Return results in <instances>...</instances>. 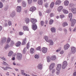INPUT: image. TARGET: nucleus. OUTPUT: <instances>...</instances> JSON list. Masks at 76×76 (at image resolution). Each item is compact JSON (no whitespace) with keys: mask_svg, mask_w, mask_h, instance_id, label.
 Segmentation results:
<instances>
[{"mask_svg":"<svg viewBox=\"0 0 76 76\" xmlns=\"http://www.w3.org/2000/svg\"><path fill=\"white\" fill-rule=\"evenodd\" d=\"M63 6H59L57 9V10L58 12H60L61 11V10L63 9Z\"/></svg>","mask_w":76,"mask_h":76,"instance_id":"obj_14","label":"nucleus"},{"mask_svg":"<svg viewBox=\"0 0 76 76\" xmlns=\"http://www.w3.org/2000/svg\"><path fill=\"white\" fill-rule=\"evenodd\" d=\"M55 4V3L54 2H52V3L50 4V8H52L53 7H54Z\"/></svg>","mask_w":76,"mask_h":76,"instance_id":"obj_19","label":"nucleus"},{"mask_svg":"<svg viewBox=\"0 0 76 76\" xmlns=\"http://www.w3.org/2000/svg\"><path fill=\"white\" fill-rule=\"evenodd\" d=\"M23 34V33L22 32H19V35H20V36H22V35Z\"/></svg>","mask_w":76,"mask_h":76,"instance_id":"obj_46","label":"nucleus"},{"mask_svg":"<svg viewBox=\"0 0 76 76\" xmlns=\"http://www.w3.org/2000/svg\"><path fill=\"white\" fill-rule=\"evenodd\" d=\"M22 57V55L21 53H18V56H17V58L19 59H20Z\"/></svg>","mask_w":76,"mask_h":76,"instance_id":"obj_13","label":"nucleus"},{"mask_svg":"<svg viewBox=\"0 0 76 76\" xmlns=\"http://www.w3.org/2000/svg\"><path fill=\"white\" fill-rule=\"evenodd\" d=\"M26 44V42L23 41L22 44V45H24Z\"/></svg>","mask_w":76,"mask_h":76,"instance_id":"obj_47","label":"nucleus"},{"mask_svg":"<svg viewBox=\"0 0 76 76\" xmlns=\"http://www.w3.org/2000/svg\"><path fill=\"white\" fill-rule=\"evenodd\" d=\"M61 1L60 0H57L56 1L55 3V4L56 5H59L60 4H61Z\"/></svg>","mask_w":76,"mask_h":76,"instance_id":"obj_17","label":"nucleus"},{"mask_svg":"<svg viewBox=\"0 0 76 76\" xmlns=\"http://www.w3.org/2000/svg\"><path fill=\"white\" fill-rule=\"evenodd\" d=\"M54 68L53 67V66H51V65H50V66H49V69L50 70H52V69L53 68Z\"/></svg>","mask_w":76,"mask_h":76,"instance_id":"obj_45","label":"nucleus"},{"mask_svg":"<svg viewBox=\"0 0 76 76\" xmlns=\"http://www.w3.org/2000/svg\"><path fill=\"white\" fill-rule=\"evenodd\" d=\"M37 28V26L36 25V24H33V30L35 31L36 30Z\"/></svg>","mask_w":76,"mask_h":76,"instance_id":"obj_15","label":"nucleus"},{"mask_svg":"<svg viewBox=\"0 0 76 76\" xmlns=\"http://www.w3.org/2000/svg\"><path fill=\"white\" fill-rule=\"evenodd\" d=\"M8 25H9V26H11L12 25V23H11V22L10 21L8 22Z\"/></svg>","mask_w":76,"mask_h":76,"instance_id":"obj_49","label":"nucleus"},{"mask_svg":"<svg viewBox=\"0 0 76 76\" xmlns=\"http://www.w3.org/2000/svg\"><path fill=\"white\" fill-rule=\"evenodd\" d=\"M49 5V3H46L45 4V6L46 8H48Z\"/></svg>","mask_w":76,"mask_h":76,"instance_id":"obj_34","label":"nucleus"},{"mask_svg":"<svg viewBox=\"0 0 76 76\" xmlns=\"http://www.w3.org/2000/svg\"><path fill=\"white\" fill-rule=\"evenodd\" d=\"M25 22L27 24L29 23V21H30V19H29L28 18H26L25 19Z\"/></svg>","mask_w":76,"mask_h":76,"instance_id":"obj_26","label":"nucleus"},{"mask_svg":"<svg viewBox=\"0 0 76 76\" xmlns=\"http://www.w3.org/2000/svg\"><path fill=\"white\" fill-rule=\"evenodd\" d=\"M26 38H25V39H23V41L26 42Z\"/></svg>","mask_w":76,"mask_h":76,"instance_id":"obj_54","label":"nucleus"},{"mask_svg":"<svg viewBox=\"0 0 76 76\" xmlns=\"http://www.w3.org/2000/svg\"><path fill=\"white\" fill-rule=\"evenodd\" d=\"M26 47L28 49L29 47L28 42L27 43L26 45Z\"/></svg>","mask_w":76,"mask_h":76,"instance_id":"obj_48","label":"nucleus"},{"mask_svg":"<svg viewBox=\"0 0 76 76\" xmlns=\"http://www.w3.org/2000/svg\"><path fill=\"white\" fill-rule=\"evenodd\" d=\"M1 40L2 42H5L6 41V37H4Z\"/></svg>","mask_w":76,"mask_h":76,"instance_id":"obj_30","label":"nucleus"},{"mask_svg":"<svg viewBox=\"0 0 76 76\" xmlns=\"http://www.w3.org/2000/svg\"><path fill=\"white\" fill-rule=\"evenodd\" d=\"M35 58L38 59L39 58V56L38 55H36L35 56Z\"/></svg>","mask_w":76,"mask_h":76,"instance_id":"obj_42","label":"nucleus"},{"mask_svg":"<svg viewBox=\"0 0 76 76\" xmlns=\"http://www.w3.org/2000/svg\"><path fill=\"white\" fill-rule=\"evenodd\" d=\"M60 17L61 18V19H63V18H64L65 16L63 15H60Z\"/></svg>","mask_w":76,"mask_h":76,"instance_id":"obj_41","label":"nucleus"},{"mask_svg":"<svg viewBox=\"0 0 76 76\" xmlns=\"http://www.w3.org/2000/svg\"><path fill=\"white\" fill-rule=\"evenodd\" d=\"M31 21L33 24H35L37 22L36 19L33 18H31Z\"/></svg>","mask_w":76,"mask_h":76,"instance_id":"obj_6","label":"nucleus"},{"mask_svg":"<svg viewBox=\"0 0 76 76\" xmlns=\"http://www.w3.org/2000/svg\"><path fill=\"white\" fill-rule=\"evenodd\" d=\"M71 11L74 14L76 13V8H72L71 9Z\"/></svg>","mask_w":76,"mask_h":76,"instance_id":"obj_11","label":"nucleus"},{"mask_svg":"<svg viewBox=\"0 0 76 76\" xmlns=\"http://www.w3.org/2000/svg\"><path fill=\"white\" fill-rule=\"evenodd\" d=\"M6 69H10L11 68L9 66H6Z\"/></svg>","mask_w":76,"mask_h":76,"instance_id":"obj_58","label":"nucleus"},{"mask_svg":"<svg viewBox=\"0 0 76 76\" xmlns=\"http://www.w3.org/2000/svg\"><path fill=\"white\" fill-rule=\"evenodd\" d=\"M51 31L53 33L55 32L56 29L54 28H51Z\"/></svg>","mask_w":76,"mask_h":76,"instance_id":"obj_29","label":"nucleus"},{"mask_svg":"<svg viewBox=\"0 0 76 76\" xmlns=\"http://www.w3.org/2000/svg\"><path fill=\"white\" fill-rule=\"evenodd\" d=\"M61 68H60L57 67L56 68V70L57 71V72H56V74L57 75H59L60 73V70H61Z\"/></svg>","mask_w":76,"mask_h":76,"instance_id":"obj_8","label":"nucleus"},{"mask_svg":"<svg viewBox=\"0 0 76 76\" xmlns=\"http://www.w3.org/2000/svg\"><path fill=\"white\" fill-rule=\"evenodd\" d=\"M44 39H45L46 42L50 43V45H53V41L49 39H48V36H45V37H44Z\"/></svg>","mask_w":76,"mask_h":76,"instance_id":"obj_2","label":"nucleus"},{"mask_svg":"<svg viewBox=\"0 0 76 76\" xmlns=\"http://www.w3.org/2000/svg\"><path fill=\"white\" fill-rule=\"evenodd\" d=\"M28 3L29 4H30L32 2V0H28Z\"/></svg>","mask_w":76,"mask_h":76,"instance_id":"obj_44","label":"nucleus"},{"mask_svg":"<svg viewBox=\"0 0 76 76\" xmlns=\"http://www.w3.org/2000/svg\"><path fill=\"white\" fill-rule=\"evenodd\" d=\"M68 24L66 22H64L62 24V26L64 27H65L66 26H68Z\"/></svg>","mask_w":76,"mask_h":76,"instance_id":"obj_21","label":"nucleus"},{"mask_svg":"<svg viewBox=\"0 0 76 76\" xmlns=\"http://www.w3.org/2000/svg\"><path fill=\"white\" fill-rule=\"evenodd\" d=\"M36 8L35 7H31L30 9V10L31 12H33L35 10Z\"/></svg>","mask_w":76,"mask_h":76,"instance_id":"obj_12","label":"nucleus"},{"mask_svg":"<svg viewBox=\"0 0 76 76\" xmlns=\"http://www.w3.org/2000/svg\"><path fill=\"white\" fill-rule=\"evenodd\" d=\"M64 31L65 33L67 32V30L66 29H64Z\"/></svg>","mask_w":76,"mask_h":76,"instance_id":"obj_57","label":"nucleus"},{"mask_svg":"<svg viewBox=\"0 0 76 76\" xmlns=\"http://www.w3.org/2000/svg\"><path fill=\"white\" fill-rule=\"evenodd\" d=\"M64 52L63 51H61L60 52V54H63L64 53Z\"/></svg>","mask_w":76,"mask_h":76,"instance_id":"obj_55","label":"nucleus"},{"mask_svg":"<svg viewBox=\"0 0 76 76\" xmlns=\"http://www.w3.org/2000/svg\"><path fill=\"white\" fill-rule=\"evenodd\" d=\"M21 43L20 41H18L16 44V46L17 47H19L21 45Z\"/></svg>","mask_w":76,"mask_h":76,"instance_id":"obj_18","label":"nucleus"},{"mask_svg":"<svg viewBox=\"0 0 76 76\" xmlns=\"http://www.w3.org/2000/svg\"><path fill=\"white\" fill-rule=\"evenodd\" d=\"M67 65V63L66 61H64L63 63L62 68L63 69H65Z\"/></svg>","mask_w":76,"mask_h":76,"instance_id":"obj_4","label":"nucleus"},{"mask_svg":"<svg viewBox=\"0 0 76 76\" xmlns=\"http://www.w3.org/2000/svg\"><path fill=\"white\" fill-rule=\"evenodd\" d=\"M54 22V20L52 19H50L49 21V24L50 25H52L53 23Z\"/></svg>","mask_w":76,"mask_h":76,"instance_id":"obj_31","label":"nucleus"},{"mask_svg":"<svg viewBox=\"0 0 76 76\" xmlns=\"http://www.w3.org/2000/svg\"><path fill=\"white\" fill-rule=\"evenodd\" d=\"M55 72V69H53L52 71V73L53 74Z\"/></svg>","mask_w":76,"mask_h":76,"instance_id":"obj_52","label":"nucleus"},{"mask_svg":"<svg viewBox=\"0 0 76 76\" xmlns=\"http://www.w3.org/2000/svg\"><path fill=\"white\" fill-rule=\"evenodd\" d=\"M62 65L60 64H58L57 65V67L61 68Z\"/></svg>","mask_w":76,"mask_h":76,"instance_id":"obj_33","label":"nucleus"},{"mask_svg":"<svg viewBox=\"0 0 76 76\" xmlns=\"http://www.w3.org/2000/svg\"><path fill=\"white\" fill-rule=\"evenodd\" d=\"M39 15H40V16H42V15L41 12H39Z\"/></svg>","mask_w":76,"mask_h":76,"instance_id":"obj_56","label":"nucleus"},{"mask_svg":"<svg viewBox=\"0 0 76 76\" xmlns=\"http://www.w3.org/2000/svg\"><path fill=\"white\" fill-rule=\"evenodd\" d=\"M63 12L64 13H65V14H67V13H68V11L66 10L65 9H63Z\"/></svg>","mask_w":76,"mask_h":76,"instance_id":"obj_28","label":"nucleus"},{"mask_svg":"<svg viewBox=\"0 0 76 76\" xmlns=\"http://www.w3.org/2000/svg\"><path fill=\"white\" fill-rule=\"evenodd\" d=\"M1 68L4 70H7L6 68H6L4 67H1Z\"/></svg>","mask_w":76,"mask_h":76,"instance_id":"obj_51","label":"nucleus"},{"mask_svg":"<svg viewBox=\"0 0 76 76\" xmlns=\"http://www.w3.org/2000/svg\"><path fill=\"white\" fill-rule=\"evenodd\" d=\"M69 2L68 1H66L64 2V4L65 6H67L68 5Z\"/></svg>","mask_w":76,"mask_h":76,"instance_id":"obj_24","label":"nucleus"},{"mask_svg":"<svg viewBox=\"0 0 76 76\" xmlns=\"http://www.w3.org/2000/svg\"><path fill=\"white\" fill-rule=\"evenodd\" d=\"M22 0H18V2L19 3L22 1Z\"/></svg>","mask_w":76,"mask_h":76,"instance_id":"obj_62","label":"nucleus"},{"mask_svg":"<svg viewBox=\"0 0 76 76\" xmlns=\"http://www.w3.org/2000/svg\"><path fill=\"white\" fill-rule=\"evenodd\" d=\"M76 48L74 47H71V52L72 53L74 54L75 53L76 51Z\"/></svg>","mask_w":76,"mask_h":76,"instance_id":"obj_5","label":"nucleus"},{"mask_svg":"<svg viewBox=\"0 0 76 76\" xmlns=\"http://www.w3.org/2000/svg\"><path fill=\"white\" fill-rule=\"evenodd\" d=\"M2 30V26H0V31H1Z\"/></svg>","mask_w":76,"mask_h":76,"instance_id":"obj_63","label":"nucleus"},{"mask_svg":"<svg viewBox=\"0 0 76 76\" xmlns=\"http://www.w3.org/2000/svg\"><path fill=\"white\" fill-rule=\"evenodd\" d=\"M11 39H10L9 38H8L7 39V43H9L10 42V41Z\"/></svg>","mask_w":76,"mask_h":76,"instance_id":"obj_36","label":"nucleus"},{"mask_svg":"<svg viewBox=\"0 0 76 76\" xmlns=\"http://www.w3.org/2000/svg\"><path fill=\"white\" fill-rule=\"evenodd\" d=\"M42 52L43 53H46L47 51V48H46L43 47L42 48Z\"/></svg>","mask_w":76,"mask_h":76,"instance_id":"obj_9","label":"nucleus"},{"mask_svg":"<svg viewBox=\"0 0 76 76\" xmlns=\"http://www.w3.org/2000/svg\"><path fill=\"white\" fill-rule=\"evenodd\" d=\"M3 4L1 2H0V8H2L3 7Z\"/></svg>","mask_w":76,"mask_h":76,"instance_id":"obj_43","label":"nucleus"},{"mask_svg":"<svg viewBox=\"0 0 76 76\" xmlns=\"http://www.w3.org/2000/svg\"><path fill=\"white\" fill-rule=\"evenodd\" d=\"M13 53L12 51L11 50L10 51L9 53H8V56L9 57L11 56Z\"/></svg>","mask_w":76,"mask_h":76,"instance_id":"obj_20","label":"nucleus"},{"mask_svg":"<svg viewBox=\"0 0 76 76\" xmlns=\"http://www.w3.org/2000/svg\"><path fill=\"white\" fill-rule=\"evenodd\" d=\"M54 14L53 13H51L50 15V17H53L54 16Z\"/></svg>","mask_w":76,"mask_h":76,"instance_id":"obj_39","label":"nucleus"},{"mask_svg":"<svg viewBox=\"0 0 76 76\" xmlns=\"http://www.w3.org/2000/svg\"><path fill=\"white\" fill-rule=\"evenodd\" d=\"M15 15V13L14 12H12V13L11 14V17H12V18H13V17H14Z\"/></svg>","mask_w":76,"mask_h":76,"instance_id":"obj_35","label":"nucleus"},{"mask_svg":"<svg viewBox=\"0 0 76 76\" xmlns=\"http://www.w3.org/2000/svg\"><path fill=\"white\" fill-rule=\"evenodd\" d=\"M69 18H70V21L71 20V26H74L76 22V20L75 19H71L72 17V13H70L69 15Z\"/></svg>","mask_w":76,"mask_h":76,"instance_id":"obj_1","label":"nucleus"},{"mask_svg":"<svg viewBox=\"0 0 76 76\" xmlns=\"http://www.w3.org/2000/svg\"><path fill=\"white\" fill-rule=\"evenodd\" d=\"M9 46L8 45H6L5 48V49H7V48H9Z\"/></svg>","mask_w":76,"mask_h":76,"instance_id":"obj_50","label":"nucleus"},{"mask_svg":"<svg viewBox=\"0 0 76 76\" xmlns=\"http://www.w3.org/2000/svg\"><path fill=\"white\" fill-rule=\"evenodd\" d=\"M3 64H4V65H5L6 66H8L7 64L5 62H3Z\"/></svg>","mask_w":76,"mask_h":76,"instance_id":"obj_53","label":"nucleus"},{"mask_svg":"<svg viewBox=\"0 0 76 76\" xmlns=\"http://www.w3.org/2000/svg\"><path fill=\"white\" fill-rule=\"evenodd\" d=\"M42 65L40 64L38 65V68L40 69H42Z\"/></svg>","mask_w":76,"mask_h":76,"instance_id":"obj_23","label":"nucleus"},{"mask_svg":"<svg viewBox=\"0 0 76 76\" xmlns=\"http://www.w3.org/2000/svg\"><path fill=\"white\" fill-rule=\"evenodd\" d=\"M55 63H52L50 65L51 66H52V67H53L54 68L55 67Z\"/></svg>","mask_w":76,"mask_h":76,"instance_id":"obj_38","label":"nucleus"},{"mask_svg":"<svg viewBox=\"0 0 76 76\" xmlns=\"http://www.w3.org/2000/svg\"><path fill=\"white\" fill-rule=\"evenodd\" d=\"M30 52L32 54L34 52V49L33 48H31L30 50Z\"/></svg>","mask_w":76,"mask_h":76,"instance_id":"obj_22","label":"nucleus"},{"mask_svg":"<svg viewBox=\"0 0 76 76\" xmlns=\"http://www.w3.org/2000/svg\"><path fill=\"white\" fill-rule=\"evenodd\" d=\"M76 31V26L75 28H74V30H73V31L75 32Z\"/></svg>","mask_w":76,"mask_h":76,"instance_id":"obj_59","label":"nucleus"},{"mask_svg":"<svg viewBox=\"0 0 76 76\" xmlns=\"http://www.w3.org/2000/svg\"><path fill=\"white\" fill-rule=\"evenodd\" d=\"M70 47V45L68 44H66L64 46V48L65 50H67Z\"/></svg>","mask_w":76,"mask_h":76,"instance_id":"obj_7","label":"nucleus"},{"mask_svg":"<svg viewBox=\"0 0 76 76\" xmlns=\"http://www.w3.org/2000/svg\"><path fill=\"white\" fill-rule=\"evenodd\" d=\"M56 56H52L51 58H50L49 56H48L47 57V59L48 62H49L50 60L52 61H55L56 59Z\"/></svg>","mask_w":76,"mask_h":76,"instance_id":"obj_3","label":"nucleus"},{"mask_svg":"<svg viewBox=\"0 0 76 76\" xmlns=\"http://www.w3.org/2000/svg\"><path fill=\"white\" fill-rule=\"evenodd\" d=\"M1 58L4 61H5V60H6V59L4 58H3V57H2V58Z\"/></svg>","mask_w":76,"mask_h":76,"instance_id":"obj_61","label":"nucleus"},{"mask_svg":"<svg viewBox=\"0 0 76 76\" xmlns=\"http://www.w3.org/2000/svg\"><path fill=\"white\" fill-rule=\"evenodd\" d=\"M36 50H39L40 51H41V47L39 46V47H38V48H37Z\"/></svg>","mask_w":76,"mask_h":76,"instance_id":"obj_37","label":"nucleus"},{"mask_svg":"<svg viewBox=\"0 0 76 76\" xmlns=\"http://www.w3.org/2000/svg\"><path fill=\"white\" fill-rule=\"evenodd\" d=\"M73 75L74 76H76V72H75L73 73Z\"/></svg>","mask_w":76,"mask_h":76,"instance_id":"obj_60","label":"nucleus"},{"mask_svg":"<svg viewBox=\"0 0 76 76\" xmlns=\"http://www.w3.org/2000/svg\"><path fill=\"white\" fill-rule=\"evenodd\" d=\"M40 23L41 24V26H43L44 24V22L43 21H41L40 22Z\"/></svg>","mask_w":76,"mask_h":76,"instance_id":"obj_40","label":"nucleus"},{"mask_svg":"<svg viewBox=\"0 0 76 76\" xmlns=\"http://www.w3.org/2000/svg\"><path fill=\"white\" fill-rule=\"evenodd\" d=\"M23 29L24 31H29V29L28 27L27 26H23Z\"/></svg>","mask_w":76,"mask_h":76,"instance_id":"obj_10","label":"nucleus"},{"mask_svg":"<svg viewBox=\"0 0 76 76\" xmlns=\"http://www.w3.org/2000/svg\"><path fill=\"white\" fill-rule=\"evenodd\" d=\"M21 10V7L20 6H18L17 7V11L18 12H20Z\"/></svg>","mask_w":76,"mask_h":76,"instance_id":"obj_16","label":"nucleus"},{"mask_svg":"<svg viewBox=\"0 0 76 76\" xmlns=\"http://www.w3.org/2000/svg\"><path fill=\"white\" fill-rule=\"evenodd\" d=\"M22 6L23 7H25L26 6V3L23 1L22 3Z\"/></svg>","mask_w":76,"mask_h":76,"instance_id":"obj_27","label":"nucleus"},{"mask_svg":"<svg viewBox=\"0 0 76 76\" xmlns=\"http://www.w3.org/2000/svg\"><path fill=\"white\" fill-rule=\"evenodd\" d=\"M24 72L23 70H22L21 71V74L22 75H26V76H27V74H26L24 73L23 72Z\"/></svg>","mask_w":76,"mask_h":76,"instance_id":"obj_32","label":"nucleus"},{"mask_svg":"<svg viewBox=\"0 0 76 76\" xmlns=\"http://www.w3.org/2000/svg\"><path fill=\"white\" fill-rule=\"evenodd\" d=\"M11 42L12 44L13 45V44H14V43L13 41H11Z\"/></svg>","mask_w":76,"mask_h":76,"instance_id":"obj_64","label":"nucleus"},{"mask_svg":"<svg viewBox=\"0 0 76 76\" xmlns=\"http://www.w3.org/2000/svg\"><path fill=\"white\" fill-rule=\"evenodd\" d=\"M42 0H39V1H38V4L39 5H42Z\"/></svg>","mask_w":76,"mask_h":76,"instance_id":"obj_25","label":"nucleus"}]
</instances>
